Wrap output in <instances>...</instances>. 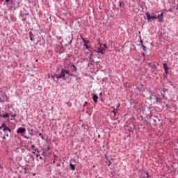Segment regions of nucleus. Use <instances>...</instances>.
Masks as SVG:
<instances>
[{
  "label": "nucleus",
  "mask_w": 178,
  "mask_h": 178,
  "mask_svg": "<svg viewBox=\"0 0 178 178\" xmlns=\"http://www.w3.org/2000/svg\"><path fill=\"white\" fill-rule=\"evenodd\" d=\"M163 15H165V12L161 11V14H158V17H151V14L149 13H146V16L148 22H149L151 19H157L159 23L163 22Z\"/></svg>",
  "instance_id": "obj_1"
},
{
  "label": "nucleus",
  "mask_w": 178,
  "mask_h": 178,
  "mask_svg": "<svg viewBox=\"0 0 178 178\" xmlns=\"http://www.w3.org/2000/svg\"><path fill=\"white\" fill-rule=\"evenodd\" d=\"M63 72H67V74H70V70H65V69L62 68L60 73L59 74L56 75V77L57 79V81H58V80H59V79H63V77H65V74H63ZM70 76H74V74H70Z\"/></svg>",
  "instance_id": "obj_2"
},
{
  "label": "nucleus",
  "mask_w": 178,
  "mask_h": 178,
  "mask_svg": "<svg viewBox=\"0 0 178 178\" xmlns=\"http://www.w3.org/2000/svg\"><path fill=\"white\" fill-rule=\"evenodd\" d=\"M106 48V44H100V49H98V51H97V53L102 54V55H104V51H105Z\"/></svg>",
  "instance_id": "obj_3"
},
{
  "label": "nucleus",
  "mask_w": 178,
  "mask_h": 178,
  "mask_svg": "<svg viewBox=\"0 0 178 178\" xmlns=\"http://www.w3.org/2000/svg\"><path fill=\"white\" fill-rule=\"evenodd\" d=\"M23 133H26V128L19 127L17 130V134H23Z\"/></svg>",
  "instance_id": "obj_4"
},
{
  "label": "nucleus",
  "mask_w": 178,
  "mask_h": 178,
  "mask_svg": "<svg viewBox=\"0 0 178 178\" xmlns=\"http://www.w3.org/2000/svg\"><path fill=\"white\" fill-rule=\"evenodd\" d=\"M70 67H72V73H77V67H76L74 64H71Z\"/></svg>",
  "instance_id": "obj_5"
},
{
  "label": "nucleus",
  "mask_w": 178,
  "mask_h": 178,
  "mask_svg": "<svg viewBox=\"0 0 178 178\" xmlns=\"http://www.w3.org/2000/svg\"><path fill=\"white\" fill-rule=\"evenodd\" d=\"M29 38H30L31 41H35V35H34V34H33L32 31L29 32Z\"/></svg>",
  "instance_id": "obj_6"
},
{
  "label": "nucleus",
  "mask_w": 178,
  "mask_h": 178,
  "mask_svg": "<svg viewBox=\"0 0 178 178\" xmlns=\"http://www.w3.org/2000/svg\"><path fill=\"white\" fill-rule=\"evenodd\" d=\"M163 67L164 69L165 73L168 74V70H169V67H168V64L167 63H163Z\"/></svg>",
  "instance_id": "obj_7"
},
{
  "label": "nucleus",
  "mask_w": 178,
  "mask_h": 178,
  "mask_svg": "<svg viewBox=\"0 0 178 178\" xmlns=\"http://www.w3.org/2000/svg\"><path fill=\"white\" fill-rule=\"evenodd\" d=\"M152 15H151V17H158V15H159V11H154V12H153V13H152V14H151Z\"/></svg>",
  "instance_id": "obj_8"
},
{
  "label": "nucleus",
  "mask_w": 178,
  "mask_h": 178,
  "mask_svg": "<svg viewBox=\"0 0 178 178\" xmlns=\"http://www.w3.org/2000/svg\"><path fill=\"white\" fill-rule=\"evenodd\" d=\"M93 101L94 102H98V95H93Z\"/></svg>",
  "instance_id": "obj_9"
},
{
  "label": "nucleus",
  "mask_w": 178,
  "mask_h": 178,
  "mask_svg": "<svg viewBox=\"0 0 178 178\" xmlns=\"http://www.w3.org/2000/svg\"><path fill=\"white\" fill-rule=\"evenodd\" d=\"M1 118H3L4 119H6L7 118H9V113L1 115Z\"/></svg>",
  "instance_id": "obj_10"
},
{
  "label": "nucleus",
  "mask_w": 178,
  "mask_h": 178,
  "mask_svg": "<svg viewBox=\"0 0 178 178\" xmlns=\"http://www.w3.org/2000/svg\"><path fill=\"white\" fill-rule=\"evenodd\" d=\"M70 168L71 169V170H76V167L72 163L70 164Z\"/></svg>",
  "instance_id": "obj_11"
},
{
  "label": "nucleus",
  "mask_w": 178,
  "mask_h": 178,
  "mask_svg": "<svg viewBox=\"0 0 178 178\" xmlns=\"http://www.w3.org/2000/svg\"><path fill=\"white\" fill-rule=\"evenodd\" d=\"M90 54L88 56V58L90 59V60H91V59H92V56H94V54H92V51H91V50H90Z\"/></svg>",
  "instance_id": "obj_12"
},
{
  "label": "nucleus",
  "mask_w": 178,
  "mask_h": 178,
  "mask_svg": "<svg viewBox=\"0 0 178 178\" xmlns=\"http://www.w3.org/2000/svg\"><path fill=\"white\" fill-rule=\"evenodd\" d=\"M86 113H88V115H91V108H87Z\"/></svg>",
  "instance_id": "obj_13"
},
{
  "label": "nucleus",
  "mask_w": 178,
  "mask_h": 178,
  "mask_svg": "<svg viewBox=\"0 0 178 178\" xmlns=\"http://www.w3.org/2000/svg\"><path fill=\"white\" fill-rule=\"evenodd\" d=\"M83 40V42H84V44H88V42H90L88 40H86V39H84V38H82Z\"/></svg>",
  "instance_id": "obj_14"
},
{
  "label": "nucleus",
  "mask_w": 178,
  "mask_h": 178,
  "mask_svg": "<svg viewBox=\"0 0 178 178\" xmlns=\"http://www.w3.org/2000/svg\"><path fill=\"white\" fill-rule=\"evenodd\" d=\"M143 50L145 51V52L147 51V47H145L144 44H142Z\"/></svg>",
  "instance_id": "obj_15"
},
{
  "label": "nucleus",
  "mask_w": 178,
  "mask_h": 178,
  "mask_svg": "<svg viewBox=\"0 0 178 178\" xmlns=\"http://www.w3.org/2000/svg\"><path fill=\"white\" fill-rule=\"evenodd\" d=\"M6 127V124H5V123H3V124H1V127L2 129H4Z\"/></svg>",
  "instance_id": "obj_16"
},
{
  "label": "nucleus",
  "mask_w": 178,
  "mask_h": 178,
  "mask_svg": "<svg viewBox=\"0 0 178 178\" xmlns=\"http://www.w3.org/2000/svg\"><path fill=\"white\" fill-rule=\"evenodd\" d=\"M39 136L41 137L42 140H44V136L42 135V134L39 133Z\"/></svg>",
  "instance_id": "obj_17"
},
{
  "label": "nucleus",
  "mask_w": 178,
  "mask_h": 178,
  "mask_svg": "<svg viewBox=\"0 0 178 178\" xmlns=\"http://www.w3.org/2000/svg\"><path fill=\"white\" fill-rule=\"evenodd\" d=\"M83 46L86 47V49H90V47H88V45L84 44Z\"/></svg>",
  "instance_id": "obj_18"
},
{
  "label": "nucleus",
  "mask_w": 178,
  "mask_h": 178,
  "mask_svg": "<svg viewBox=\"0 0 178 178\" xmlns=\"http://www.w3.org/2000/svg\"><path fill=\"white\" fill-rule=\"evenodd\" d=\"M8 127L3 128V131H6V130H8Z\"/></svg>",
  "instance_id": "obj_19"
},
{
  "label": "nucleus",
  "mask_w": 178,
  "mask_h": 178,
  "mask_svg": "<svg viewBox=\"0 0 178 178\" xmlns=\"http://www.w3.org/2000/svg\"><path fill=\"white\" fill-rule=\"evenodd\" d=\"M87 105H88V103L87 102H86L84 103L83 107L86 108V106H87Z\"/></svg>",
  "instance_id": "obj_20"
},
{
  "label": "nucleus",
  "mask_w": 178,
  "mask_h": 178,
  "mask_svg": "<svg viewBox=\"0 0 178 178\" xmlns=\"http://www.w3.org/2000/svg\"><path fill=\"white\" fill-rule=\"evenodd\" d=\"M63 74H64V77H63V79H65V76H66V74H67V72H63Z\"/></svg>",
  "instance_id": "obj_21"
},
{
  "label": "nucleus",
  "mask_w": 178,
  "mask_h": 178,
  "mask_svg": "<svg viewBox=\"0 0 178 178\" xmlns=\"http://www.w3.org/2000/svg\"><path fill=\"white\" fill-rule=\"evenodd\" d=\"M8 131H9V133H12V129H10V128H8Z\"/></svg>",
  "instance_id": "obj_22"
},
{
  "label": "nucleus",
  "mask_w": 178,
  "mask_h": 178,
  "mask_svg": "<svg viewBox=\"0 0 178 178\" xmlns=\"http://www.w3.org/2000/svg\"><path fill=\"white\" fill-rule=\"evenodd\" d=\"M113 113H114L115 115H116V110H115V109H114V110L113 111Z\"/></svg>",
  "instance_id": "obj_23"
},
{
  "label": "nucleus",
  "mask_w": 178,
  "mask_h": 178,
  "mask_svg": "<svg viewBox=\"0 0 178 178\" xmlns=\"http://www.w3.org/2000/svg\"><path fill=\"white\" fill-rule=\"evenodd\" d=\"M140 44H141V47H142L143 45H144V44L143 43V40H141V39H140Z\"/></svg>",
  "instance_id": "obj_24"
},
{
  "label": "nucleus",
  "mask_w": 178,
  "mask_h": 178,
  "mask_svg": "<svg viewBox=\"0 0 178 178\" xmlns=\"http://www.w3.org/2000/svg\"><path fill=\"white\" fill-rule=\"evenodd\" d=\"M51 77L53 79V80H54L55 81V76H54V75H51Z\"/></svg>",
  "instance_id": "obj_25"
},
{
  "label": "nucleus",
  "mask_w": 178,
  "mask_h": 178,
  "mask_svg": "<svg viewBox=\"0 0 178 178\" xmlns=\"http://www.w3.org/2000/svg\"><path fill=\"white\" fill-rule=\"evenodd\" d=\"M31 148H35V145H31Z\"/></svg>",
  "instance_id": "obj_26"
},
{
  "label": "nucleus",
  "mask_w": 178,
  "mask_h": 178,
  "mask_svg": "<svg viewBox=\"0 0 178 178\" xmlns=\"http://www.w3.org/2000/svg\"><path fill=\"white\" fill-rule=\"evenodd\" d=\"M12 118H16V114L13 115Z\"/></svg>",
  "instance_id": "obj_27"
},
{
  "label": "nucleus",
  "mask_w": 178,
  "mask_h": 178,
  "mask_svg": "<svg viewBox=\"0 0 178 178\" xmlns=\"http://www.w3.org/2000/svg\"><path fill=\"white\" fill-rule=\"evenodd\" d=\"M34 151H37V152H40V150H37V149H35Z\"/></svg>",
  "instance_id": "obj_28"
},
{
  "label": "nucleus",
  "mask_w": 178,
  "mask_h": 178,
  "mask_svg": "<svg viewBox=\"0 0 178 178\" xmlns=\"http://www.w3.org/2000/svg\"><path fill=\"white\" fill-rule=\"evenodd\" d=\"M6 2H10V0H6Z\"/></svg>",
  "instance_id": "obj_29"
},
{
  "label": "nucleus",
  "mask_w": 178,
  "mask_h": 178,
  "mask_svg": "<svg viewBox=\"0 0 178 178\" xmlns=\"http://www.w3.org/2000/svg\"><path fill=\"white\" fill-rule=\"evenodd\" d=\"M147 177H149V175H148V173H146Z\"/></svg>",
  "instance_id": "obj_30"
},
{
  "label": "nucleus",
  "mask_w": 178,
  "mask_h": 178,
  "mask_svg": "<svg viewBox=\"0 0 178 178\" xmlns=\"http://www.w3.org/2000/svg\"><path fill=\"white\" fill-rule=\"evenodd\" d=\"M37 158H38V156H40V154H36Z\"/></svg>",
  "instance_id": "obj_31"
},
{
  "label": "nucleus",
  "mask_w": 178,
  "mask_h": 178,
  "mask_svg": "<svg viewBox=\"0 0 178 178\" xmlns=\"http://www.w3.org/2000/svg\"><path fill=\"white\" fill-rule=\"evenodd\" d=\"M6 137H9V135L8 134H6Z\"/></svg>",
  "instance_id": "obj_32"
},
{
  "label": "nucleus",
  "mask_w": 178,
  "mask_h": 178,
  "mask_svg": "<svg viewBox=\"0 0 178 178\" xmlns=\"http://www.w3.org/2000/svg\"><path fill=\"white\" fill-rule=\"evenodd\" d=\"M39 159H42V156H40Z\"/></svg>",
  "instance_id": "obj_33"
},
{
  "label": "nucleus",
  "mask_w": 178,
  "mask_h": 178,
  "mask_svg": "<svg viewBox=\"0 0 178 178\" xmlns=\"http://www.w3.org/2000/svg\"><path fill=\"white\" fill-rule=\"evenodd\" d=\"M119 106H120V104H119V105L117 106V108H119Z\"/></svg>",
  "instance_id": "obj_34"
},
{
  "label": "nucleus",
  "mask_w": 178,
  "mask_h": 178,
  "mask_svg": "<svg viewBox=\"0 0 178 178\" xmlns=\"http://www.w3.org/2000/svg\"><path fill=\"white\" fill-rule=\"evenodd\" d=\"M26 138H27V140H29V138H30L29 137H26Z\"/></svg>",
  "instance_id": "obj_35"
},
{
  "label": "nucleus",
  "mask_w": 178,
  "mask_h": 178,
  "mask_svg": "<svg viewBox=\"0 0 178 178\" xmlns=\"http://www.w3.org/2000/svg\"><path fill=\"white\" fill-rule=\"evenodd\" d=\"M47 149H49V150L50 149V148H49V146H48V148H47Z\"/></svg>",
  "instance_id": "obj_36"
},
{
  "label": "nucleus",
  "mask_w": 178,
  "mask_h": 178,
  "mask_svg": "<svg viewBox=\"0 0 178 178\" xmlns=\"http://www.w3.org/2000/svg\"><path fill=\"white\" fill-rule=\"evenodd\" d=\"M108 166H111V163L108 165Z\"/></svg>",
  "instance_id": "obj_37"
},
{
  "label": "nucleus",
  "mask_w": 178,
  "mask_h": 178,
  "mask_svg": "<svg viewBox=\"0 0 178 178\" xmlns=\"http://www.w3.org/2000/svg\"><path fill=\"white\" fill-rule=\"evenodd\" d=\"M3 140H5L6 137H5V136H3Z\"/></svg>",
  "instance_id": "obj_38"
},
{
  "label": "nucleus",
  "mask_w": 178,
  "mask_h": 178,
  "mask_svg": "<svg viewBox=\"0 0 178 178\" xmlns=\"http://www.w3.org/2000/svg\"><path fill=\"white\" fill-rule=\"evenodd\" d=\"M2 129V127H1V126H0V129Z\"/></svg>",
  "instance_id": "obj_39"
},
{
  "label": "nucleus",
  "mask_w": 178,
  "mask_h": 178,
  "mask_svg": "<svg viewBox=\"0 0 178 178\" xmlns=\"http://www.w3.org/2000/svg\"><path fill=\"white\" fill-rule=\"evenodd\" d=\"M33 154H35V152H33Z\"/></svg>",
  "instance_id": "obj_40"
}]
</instances>
